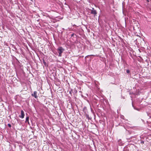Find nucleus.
<instances>
[{
  "instance_id": "obj_1",
  "label": "nucleus",
  "mask_w": 151,
  "mask_h": 151,
  "mask_svg": "<svg viewBox=\"0 0 151 151\" xmlns=\"http://www.w3.org/2000/svg\"><path fill=\"white\" fill-rule=\"evenodd\" d=\"M58 52L59 53V56H61L62 53L63 51L64 50V49L62 48L61 47H59L57 49Z\"/></svg>"
},
{
  "instance_id": "obj_2",
  "label": "nucleus",
  "mask_w": 151,
  "mask_h": 151,
  "mask_svg": "<svg viewBox=\"0 0 151 151\" xmlns=\"http://www.w3.org/2000/svg\"><path fill=\"white\" fill-rule=\"evenodd\" d=\"M24 112L22 110L21 111V115L19 116V117L22 119H23L24 117Z\"/></svg>"
},
{
  "instance_id": "obj_3",
  "label": "nucleus",
  "mask_w": 151,
  "mask_h": 151,
  "mask_svg": "<svg viewBox=\"0 0 151 151\" xmlns=\"http://www.w3.org/2000/svg\"><path fill=\"white\" fill-rule=\"evenodd\" d=\"M37 92L36 91H34L33 93L32 94V96L34 97L35 98L37 99L38 97V96L37 95Z\"/></svg>"
},
{
  "instance_id": "obj_4",
  "label": "nucleus",
  "mask_w": 151,
  "mask_h": 151,
  "mask_svg": "<svg viewBox=\"0 0 151 151\" xmlns=\"http://www.w3.org/2000/svg\"><path fill=\"white\" fill-rule=\"evenodd\" d=\"M91 14L94 15V16H95L97 14V12L96 10H91Z\"/></svg>"
},
{
  "instance_id": "obj_5",
  "label": "nucleus",
  "mask_w": 151,
  "mask_h": 151,
  "mask_svg": "<svg viewBox=\"0 0 151 151\" xmlns=\"http://www.w3.org/2000/svg\"><path fill=\"white\" fill-rule=\"evenodd\" d=\"M29 117L28 116L26 117V119L25 122H27L29 124Z\"/></svg>"
},
{
  "instance_id": "obj_6",
  "label": "nucleus",
  "mask_w": 151,
  "mask_h": 151,
  "mask_svg": "<svg viewBox=\"0 0 151 151\" xmlns=\"http://www.w3.org/2000/svg\"><path fill=\"white\" fill-rule=\"evenodd\" d=\"M43 63H44V64L45 65H46V62H45V60H43Z\"/></svg>"
},
{
  "instance_id": "obj_7",
  "label": "nucleus",
  "mask_w": 151,
  "mask_h": 151,
  "mask_svg": "<svg viewBox=\"0 0 151 151\" xmlns=\"http://www.w3.org/2000/svg\"><path fill=\"white\" fill-rule=\"evenodd\" d=\"M126 72L127 73H130V71L129 70H126Z\"/></svg>"
},
{
  "instance_id": "obj_8",
  "label": "nucleus",
  "mask_w": 151,
  "mask_h": 151,
  "mask_svg": "<svg viewBox=\"0 0 151 151\" xmlns=\"http://www.w3.org/2000/svg\"><path fill=\"white\" fill-rule=\"evenodd\" d=\"M8 126L9 127H11V124H8Z\"/></svg>"
},
{
  "instance_id": "obj_9",
  "label": "nucleus",
  "mask_w": 151,
  "mask_h": 151,
  "mask_svg": "<svg viewBox=\"0 0 151 151\" xmlns=\"http://www.w3.org/2000/svg\"><path fill=\"white\" fill-rule=\"evenodd\" d=\"M86 109V107H84L83 108V111H84Z\"/></svg>"
},
{
  "instance_id": "obj_10",
  "label": "nucleus",
  "mask_w": 151,
  "mask_h": 151,
  "mask_svg": "<svg viewBox=\"0 0 151 151\" xmlns=\"http://www.w3.org/2000/svg\"><path fill=\"white\" fill-rule=\"evenodd\" d=\"M91 10H95L93 8H92Z\"/></svg>"
},
{
  "instance_id": "obj_11",
  "label": "nucleus",
  "mask_w": 151,
  "mask_h": 151,
  "mask_svg": "<svg viewBox=\"0 0 151 151\" xmlns=\"http://www.w3.org/2000/svg\"><path fill=\"white\" fill-rule=\"evenodd\" d=\"M69 93H70V94H71V91H70V92H69Z\"/></svg>"
},
{
  "instance_id": "obj_12",
  "label": "nucleus",
  "mask_w": 151,
  "mask_h": 151,
  "mask_svg": "<svg viewBox=\"0 0 151 151\" xmlns=\"http://www.w3.org/2000/svg\"><path fill=\"white\" fill-rule=\"evenodd\" d=\"M134 109H136V110H138V109H136V108H135L134 107Z\"/></svg>"
},
{
  "instance_id": "obj_13",
  "label": "nucleus",
  "mask_w": 151,
  "mask_h": 151,
  "mask_svg": "<svg viewBox=\"0 0 151 151\" xmlns=\"http://www.w3.org/2000/svg\"><path fill=\"white\" fill-rule=\"evenodd\" d=\"M141 143H144V142L143 141V142H141Z\"/></svg>"
}]
</instances>
